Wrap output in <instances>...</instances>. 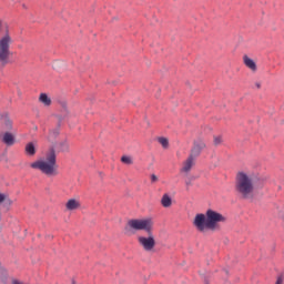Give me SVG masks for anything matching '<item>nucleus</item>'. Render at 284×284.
<instances>
[{
    "instance_id": "6ab92c4d",
    "label": "nucleus",
    "mask_w": 284,
    "mask_h": 284,
    "mask_svg": "<svg viewBox=\"0 0 284 284\" xmlns=\"http://www.w3.org/2000/svg\"><path fill=\"white\" fill-rule=\"evenodd\" d=\"M10 284H28V283H26V282H23V281L17 278V277H12V278L10 280Z\"/></svg>"
},
{
    "instance_id": "0eeeda50",
    "label": "nucleus",
    "mask_w": 284,
    "mask_h": 284,
    "mask_svg": "<svg viewBox=\"0 0 284 284\" xmlns=\"http://www.w3.org/2000/svg\"><path fill=\"white\" fill-rule=\"evenodd\" d=\"M194 155H190L185 162L183 163V166L181 169V172H184V174H189L192 170V168H194Z\"/></svg>"
},
{
    "instance_id": "2eb2a0df",
    "label": "nucleus",
    "mask_w": 284,
    "mask_h": 284,
    "mask_svg": "<svg viewBox=\"0 0 284 284\" xmlns=\"http://www.w3.org/2000/svg\"><path fill=\"white\" fill-rule=\"evenodd\" d=\"M3 128L6 130H13L12 120H10V118H4Z\"/></svg>"
},
{
    "instance_id": "4468645a",
    "label": "nucleus",
    "mask_w": 284,
    "mask_h": 284,
    "mask_svg": "<svg viewBox=\"0 0 284 284\" xmlns=\"http://www.w3.org/2000/svg\"><path fill=\"white\" fill-rule=\"evenodd\" d=\"M3 204L7 207H10L12 205V201L10 199H7L4 194L0 193V205Z\"/></svg>"
},
{
    "instance_id": "aec40b11",
    "label": "nucleus",
    "mask_w": 284,
    "mask_h": 284,
    "mask_svg": "<svg viewBox=\"0 0 284 284\" xmlns=\"http://www.w3.org/2000/svg\"><path fill=\"white\" fill-rule=\"evenodd\" d=\"M213 143L214 145H221V143H223V138L214 136Z\"/></svg>"
},
{
    "instance_id": "f3484780",
    "label": "nucleus",
    "mask_w": 284,
    "mask_h": 284,
    "mask_svg": "<svg viewBox=\"0 0 284 284\" xmlns=\"http://www.w3.org/2000/svg\"><path fill=\"white\" fill-rule=\"evenodd\" d=\"M121 161H122V163H125V165H132V163H134V162L132 161V158H131V156H128V155H123V156L121 158Z\"/></svg>"
},
{
    "instance_id": "1a4fd4ad",
    "label": "nucleus",
    "mask_w": 284,
    "mask_h": 284,
    "mask_svg": "<svg viewBox=\"0 0 284 284\" xmlns=\"http://www.w3.org/2000/svg\"><path fill=\"white\" fill-rule=\"evenodd\" d=\"M205 150V142L203 141H199L194 143V146L191 151V155L192 156H199V154H201V152Z\"/></svg>"
},
{
    "instance_id": "423d86ee",
    "label": "nucleus",
    "mask_w": 284,
    "mask_h": 284,
    "mask_svg": "<svg viewBox=\"0 0 284 284\" xmlns=\"http://www.w3.org/2000/svg\"><path fill=\"white\" fill-rule=\"evenodd\" d=\"M2 143H4V145H8L9 148L14 145V143H17V138L16 134L7 131L2 134Z\"/></svg>"
},
{
    "instance_id": "412c9836",
    "label": "nucleus",
    "mask_w": 284,
    "mask_h": 284,
    "mask_svg": "<svg viewBox=\"0 0 284 284\" xmlns=\"http://www.w3.org/2000/svg\"><path fill=\"white\" fill-rule=\"evenodd\" d=\"M159 181V176L156 174L151 175V183H156Z\"/></svg>"
},
{
    "instance_id": "4be33fe9",
    "label": "nucleus",
    "mask_w": 284,
    "mask_h": 284,
    "mask_svg": "<svg viewBox=\"0 0 284 284\" xmlns=\"http://www.w3.org/2000/svg\"><path fill=\"white\" fill-rule=\"evenodd\" d=\"M67 209L72 210V200H69L67 203Z\"/></svg>"
},
{
    "instance_id": "9b49d317",
    "label": "nucleus",
    "mask_w": 284,
    "mask_h": 284,
    "mask_svg": "<svg viewBox=\"0 0 284 284\" xmlns=\"http://www.w3.org/2000/svg\"><path fill=\"white\" fill-rule=\"evenodd\" d=\"M24 152L27 156H34L37 154V148L34 146V143L29 142L24 148Z\"/></svg>"
},
{
    "instance_id": "ddd939ff",
    "label": "nucleus",
    "mask_w": 284,
    "mask_h": 284,
    "mask_svg": "<svg viewBox=\"0 0 284 284\" xmlns=\"http://www.w3.org/2000/svg\"><path fill=\"white\" fill-rule=\"evenodd\" d=\"M10 34V24L8 22L0 19V34Z\"/></svg>"
},
{
    "instance_id": "f257e3e1",
    "label": "nucleus",
    "mask_w": 284,
    "mask_h": 284,
    "mask_svg": "<svg viewBox=\"0 0 284 284\" xmlns=\"http://www.w3.org/2000/svg\"><path fill=\"white\" fill-rule=\"evenodd\" d=\"M131 230L144 231L148 235L138 236V243L144 250V252H154L156 247V237L154 236V220L152 217L141 220H130L128 222Z\"/></svg>"
},
{
    "instance_id": "39448f33",
    "label": "nucleus",
    "mask_w": 284,
    "mask_h": 284,
    "mask_svg": "<svg viewBox=\"0 0 284 284\" xmlns=\"http://www.w3.org/2000/svg\"><path fill=\"white\" fill-rule=\"evenodd\" d=\"M14 43L11 34L0 37V65L6 67L10 63V45Z\"/></svg>"
},
{
    "instance_id": "20e7f679",
    "label": "nucleus",
    "mask_w": 284,
    "mask_h": 284,
    "mask_svg": "<svg viewBox=\"0 0 284 284\" xmlns=\"http://www.w3.org/2000/svg\"><path fill=\"white\" fill-rule=\"evenodd\" d=\"M31 168L33 170H41L47 176H57L59 172L57 171V154L54 153V150L50 151L45 160L31 163Z\"/></svg>"
},
{
    "instance_id": "dca6fc26",
    "label": "nucleus",
    "mask_w": 284,
    "mask_h": 284,
    "mask_svg": "<svg viewBox=\"0 0 284 284\" xmlns=\"http://www.w3.org/2000/svg\"><path fill=\"white\" fill-rule=\"evenodd\" d=\"M158 141L162 145V148H164V150H168V148L170 146V141L168 140V138H159Z\"/></svg>"
},
{
    "instance_id": "7ed1b4c3",
    "label": "nucleus",
    "mask_w": 284,
    "mask_h": 284,
    "mask_svg": "<svg viewBox=\"0 0 284 284\" xmlns=\"http://www.w3.org/2000/svg\"><path fill=\"white\" fill-rule=\"evenodd\" d=\"M235 190L242 199H253L254 196V180L252 175L240 172L236 175Z\"/></svg>"
},
{
    "instance_id": "b1692460",
    "label": "nucleus",
    "mask_w": 284,
    "mask_h": 284,
    "mask_svg": "<svg viewBox=\"0 0 284 284\" xmlns=\"http://www.w3.org/2000/svg\"><path fill=\"white\" fill-rule=\"evenodd\" d=\"M276 284H283V277H278Z\"/></svg>"
},
{
    "instance_id": "a211bd4d",
    "label": "nucleus",
    "mask_w": 284,
    "mask_h": 284,
    "mask_svg": "<svg viewBox=\"0 0 284 284\" xmlns=\"http://www.w3.org/2000/svg\"><path fill=\"white\" fill-rule=\"evenodd\" d=\"M72 210H81V202L79 200H72Z\"/></svg>"
},
{
    "instance_id": "9d476101",
    "label": "nucleus",
    "mask_w": 284,
    "mask_h": 284,
    "mask_svg": "<svg viewBox=\"0 0 284 284\" xmlns=\"http://www.w3.org/2000/svg\"><path fill=\"white\" fill-rule=\"evenodd\" d=\"M161 205L162 207H172V196L170 194L164 193L161 197Z\"/></svg>"
},
{
    "instance_id": "f8f14e48",
    "label": "nucleus",
    "mask_w": 284,
    "mask_h": 284,
    "mask_svg": "<svg viewBox=\"0 0 284 284\" xmlns=\"http://www.w3.org/2000/svg\"><path fill=\"white\" fill-rule=\"evenodd\" d=\"M40 103H43L47 108H50L52 105V99L48 97V93H41L39 97Z\"/></svg>"
},
{
    "instance_id": "f03ea898",
    "label": "nucleus",
    "mask_w": 284,
    "mask_h": 284,
    "mask_svg": "<svg viewBox=\"0 0 284 284\" xmlns=\"http://www.w3.org/2000/svg\"><path fill=\"white\" fill-rule=\"evenodd\" d=\"M226 219L223 214L207 210L206 214L199 213L195 215L193 225L197 230V232H207V230H216L219 227V223H225Z\"/></svg>"
},
{
    "instance_id": "6e6552de",
    "label": "nucleus",
    "mask_w": 284,
    "mask_h": 284,
    "mask_svg": "<svg viewBox=\"0 0 284 284\" xmlns=\"http://www.w3.org/2000/svg\"><path fill=\"white\" fill-rule=\"evenodd\" d=\"M243 63L248 70H251V72H256V70H258V68L256 67V62L247 55H243Z\"/></svg>"
},
{
    "instance_id": "5701e85b",
    "label": "nucleus",
    "mask_w": 284,
    "mask_h": 284,
    "mask_svg": "<svg viewBox=\"0 0 284 284\" xmlns=\"http://www.w3.org/2000/svg\"><path fill=\"white\" fill-rule=\"evenodd\" d=\"M254 85H255V88H256L257 90H261V85H262L261 82H255Z\"/></svg>"
}]
</instances>
